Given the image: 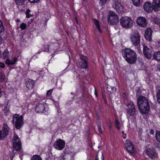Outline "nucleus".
<instances>
[{
  "mask_svg": "<svg viewBox=\"0 0 160 160\" xmlns=\"http://www.w3.org/2000/svg\"><path fill=\"white\" fill-rule=\"evenodd\" d=\"M123 138H124V139H125L126 138V135H123L122 136Z\"/></svg>",
  "mask_w": 160,
  "mask_h": 160,
  "instance_id": "nucleus-53",
  "label": "nucleus"
},
{
  "mask_svg": "<svg viewBox=\"0 0 160 160\" xmlns=\"http://www.w3.org/2000/svg\"><path fill=\"white\" fill-rule=\"evenodd\" d=\"M8 54V52L7 50H5L2 53L3 57H7Z\"/></svg>",
  "mask_w": 160,
  "mask_h": 160,
  "instance_id": "nucleus-36",
  "label": "nucleus"
},
{
  "mask_svg": "<svg viewBox=\"0 0 160 160\" xmlns=\"http://www.w3.org/2000/svg\"><path fill=\"white\" fill-rule=\"evenodd\" d=\"M113 7L119 13H121L124 11L123 3L121 0L115 1Z\"/></svg>",
  "mask_w": 160,
  "mask_h": 160,
  "instance_id": "nucleus-7",
  "label": "nucleus"
},
{
  "mask_svg": "<svg viewBox=\"0 0 160 160\" xmlns=\"http://www.w3.org/2000/svg\"><path fill=\"white\" fill-rule=\"evenodd\" d=\"M1 52L0 51V57L1 56Z\"/></svg>",
  "mask_w": 160,
  "mask_h": 160,
  "instance_id": "nucleus-58",
  "label": "nucleus"
},
{
  "mask_svg": "<svg viewBox=\"0 0 160 160\" xmlns=\"http://www.w3.org/2000/svg\"><path fill=\"white\" fill-rule=\"evenodd\" d=\"M107 0H100V3L102 5L104 4L106 2Z\"/></svg>",
  "mask_w": 160,
  "mask_h": 160,
  "instance_id": "nucleus-38",
  "label": "nucleus"
},
{
  "mask_svg": "<svg viewBox=\"0 0 160 160\" xmlns=\"http://www.w3.org/2000/svg\"><path fill=\"white\" fill-rule=\"evenodd\" d=\"M143 53L144 56L148 59H150L152 57V52L151 50L147 46H143Z\"/></svg>",
  "mask_w": 160,
  "mask_h": 160,
  "instance_id": "nucleus-14",
  "label": "nucleus"
},
{
  "mask_svg": "<svg viewBox=\"0 0 160 160\" xmlns=\"http://www.w3.org/2000/svg\"><path fill=\"white\" fill-rule=\"evenodd\" d=\"M115 123L116 126L117 128L118 129H120V123L117 120V119H116L115 122Z\"/></svg>",
  "mask_w": 160,
  "mask_h": 160,
  "instance_id": "nucleus-35",
  "label": "nucleus"
},
{
  "mask_svg": "<svg viewBox=\"0 0 160 160\" xmlns=\"http://www.w3.org/2000/svg\"><path fill=\"white\" fill-rule=\"evenodd\" d=\"M139 138H140L141 140H143V138H142V137H141V135H140V136H139Z\"/></svg>",
  "mask_w": 160,
  "mask_h": 160,
  "instance_id": "nucleus-54",
  "label": "nucleus"
},
{
  "mask_svg": "<svg viewBox=\"0 0 160 160\" xmlns=\"http://www.w3.org/2000/svg\"><path fill=\"white\" fill-rule=\"evenodd\" d=\"M10 129L7 124L4 123L2 130L0 131V139L3 140L8 134Z\"/></svg>",
  "mask_w": 160,
  "mask_h": 160,
  "instance_id": "nucleus-10",
  "label": "nucleus"
},
{
  "mask_svg": "<svg viewBox=\"0 0 160 160\" xmlns=\"http://www.w3.org/2000/svg\"><path fill=\"white\" fill-rule=\"evenodd\" d=\"M52 92V89L49 90L47 92V95L50 96Z\"/></svg>",
  "mask_w": 160,
  "mask_h": 160,
  "instance_id": "nucleus-40",
  "label": "nucleus"
},
{
  "mask_svg": "<svg viewBox=\"0 0 160 160\" xmlns=\"http://www.w3.org/2000/svg\"><path fill=\"white\" fill-rule=\"evenodd\" d=\"M5 67V64L2 62L0 63V67L3 68Z\"/></svg>",
  "mask_w": 160,
  "mask_h": 160,
  "instance_id": "nucleus-45",
  "label": "nucleus"
},
{
  "mask_svg": "<svg viewBox=\"0 0 160 160\" xmlns=\"http://www.w3.org/2000/svg\"><path fill=\"white\" fill-rule=\"evenodd\" d=\"M120 22L122 26L126 29L131 28L133 24V21L127 16L121 17L120 19Z\"/></svg>",
  "mask_w": 160,
  "mask_h": 160,
  "instance_id": "nucleus-3",
  "label": "nucleus"
},
{
  "mask_svg": "<svg viewBox=\"0 0 160 160\" xmlns=\"http://www.w3.org/2000/svg\"><path fill=\"white\" fill-rule=\"evenodd\" d=\"M23 117L19 114H15L13 115L12 119V123L16 128H20L23 124Z\"/></svg>",
  "mask_w": 160,
  "mask_h": 160,
  "instance_id": "nucleus-4",
  "label": "nucleus"
},
{
  "mask_svg": "<svg viewBox=\"0 0 160 160\" xmlns=\"http://www.w3.org/2000/svg\"><path fill=\"white\" fill-rule=\"evenodd\" d=\"M2 37L1 36H0V44L2 43Z\"/></svg>",
  "mask_w": 160,
  "mask_h": 160,
  "instance_id": "nucleus-51",
  "label": "nucleus"
},
{
  "mask_svg": "<svg viewBox=\"0 0 160 160\" xmlns=\"http://www.w3.org/2000/svg\"><path fill=\"white\" fill-rule=\"evenodd\" d=\"M155 137L157 141L160 143V131L156 132Z\"/></svg>",
  "mask_w": 160,
  "mask_h": 160,
  "instance_id": "nucleus-28",
  "label": "nucleus"
},
{
  "mask_svg": "<svg viewBox=\"0 0 160 160\" xmlns=\"http://www.w3.org/2000/svg\"><path fill=\"white\" fill-rule=\"evenodd\" d=\"M107 90L108 92L110 94L115 91L116 89L115 87L108 85L107 86Z\"/></svg>",
  "mask_w": 160,
  "mask_h": 160,
  "instance_id": "nucleus-25",
  "label": "nucleus"
},
{
  "mask_svg": "<svg viewBox=\"0 0 160 160\" xmlns=\"http://www.w3.org/2000/svg\"><path fill=\"white\" fill-rule=\"evenodd\" d=\"M133 4L136 6L140 5V0H132Z\"/></svg>",
  "mask_w": 160,
  "mask_h": 160,
  "instance_id": "nucleus-32",
  "label": "nucleus"
},
{
  "mask_svg": "<svg viewBox=\"0 0 160 160\" xmlns=\"http://www.w3.org/2000/svg\"><path fill=\"white\" fill-rule=\"evenodd\" d=\"M108 21V22L110 24H116L119 22L118 16L115 12L112 11H110L109 13Z\"/></svg>",
  "mask_w": 160,
  "mask_h": 160,
  "instance_id": "nucleus-6",
  "label": "nucleus"
},
{
  "mask_svg": "<svg viewBox=\"0 0 160 160\" xmlns=\"http://www.w3.org/2000/svg\"><path fill=\"white\" fill-rule=\"evenodd\" d=\"M1 88H0V94H1L2 93V92L1 91Z\"/></svg>",
  "mask_w": 160,
  "mask_h": 160,
  "instance_id": "nucleus-57",
  "label": "nucleus"
},
{
  "mask_svg": "<svg viewBox=\"0 0 160 160\" xmlns=\"http://www.w3.org/2000/svg\"><path fill=\"white\" fill-rule=\"evenodd\" d=\"M33 16V15L31 14H26V17L27 18H29L31 17H32Z\"/></svg>",
  "mask_w": 160,
  "mask_h": 160,
  "instance_id": "nucleus-42",
  "label": "nucleus"
},
{
  "mask_svg": "<svg viewBox=\"0 0 160 160\" xmlns=\"http://www.w3.org/2000/svg\"><path fill=\"white\" fill-rule=\"evenodd\" d=\"M26 27V24L23 23L21 24L20 26V28L21 29V30H23L25 29Z\"/></svg>",
  "mask_w": 160,
  "mask_h": 160,
  "instance_id": "nucleus-34",
  "label": "nucleus"
},
{
  "mask_svg": "<svg viewBox=\"0 0 160 160\" xmlns=\"http://www.w3.org/2000/svg\"><path fill=\"white\" fill-rule=\"evenodd\" d=\"M152 34V31L151 29L150 28H147L145 32L144 37L146 39L149 41H150L151 39V36Z\"/></svg>",
  "mask_w": 160,
  "mask_h": 160,
  "instance_id": "nucleus-20",
  "label": "nucleus"
},
{
  "mask_svg": "<svg viewBox=\"0 0 160 160\" xmlns=\"http://www.w3.org/2000/svg\"><path fill=\"white\" fill-rule=\"evenodd\" d=\"M125 147L126 149L130 153L134 152V148L131 142L129 140H127L126 142Z\"/></svg>",
  "mask_w": 160,
  "mask_h": 160,
  "instance_id": "nucleus-18",
  "label": "nucleus"
},
{
  "mask_svg": "<svg viewBox=\"0 0 160 160\" xmlns=\"http://www.w3.org/2000/svg\"><path fill=\"white\" fill-rule=\"evenodd\" d=\"M3 111L5 113L8 112L9 111V109L7 106H6L3 109Z\"/></svg>",
  "mask_w": 160,
  "mask_h": 160,
  "instance_id": "nucleus-39",
  "label": "nucleus"
},
{
  "mask_svg": "<svg viewBox=\"0 0 160 160\" xmlns=\"http://www.w3.org/2000/svg\"><path fill=\"white\" fill-rule=\"evenodd\" d=\"M95 94L96 97H97L98 96V94L97 93V92L96 90H95Z\"/></svg>",
  "mask_w": 160,
  "mask_h": 160,
  "instance_id": "nucleus-52",
  "label": "nucleus"
},
{
  "mask_svg": "<svg viewBox=\"0 0 160 160\" xmlns=\"http://www.w3.org/2000/svg\"><path fill=\"white\" fill-rule=\"evenodd\" d=\"M123 57L129 63H135L137 59V55L135 51L132 49L127 48L122 50Z\"/></svg>",
  "mask_w": 160,
  "mask_h": 160,
  "instance_id": "nucleus-2",
  "label": "nucleus"
},
{
  "mask_svg": "<svg viewBox=\"0 0 160 160\" xmlns=\"http://www.w3.org/2000/svg\"><path fill=\"white\" fill-rule=\"evenodd\" d=\"M150 133L151 134H153L154 133V132L152 129H150Z\"/></svg>",
  "mask_w": 160,
  "mask_h": 160,
  "instance_id": "nucleus-49",
  "label": "nucleus"
},
{
  "mask_svg": "<svg viewBox=\"0 0 160 160\" xmlns=\"http://www.w3.org/2000/svg\"><path fill=\"white\" fill-rule=\"evenodd\" d=\"M93 21L97 29L98 30L99 33H101L102 32V31L101 29L100 24L99 21L96 19H93Z\"/></svg>",
  "mask_w": 160,
  "mask_h": 160,
  "instance_id": "nucleus-23",
  "label": "nucleus"
},
{
  "mask_svg": "<svg viewBox=\"0 0 160 160\" xmlns=\"http://www.w3.org/2000/svg\"><path fill=\"white\" fill-rule=\"evenodd\" d=\"M98 154H97L96 158V160H103L104 157L103 154L102 152L98 153Z\"/></svg>",
  "mask_w": 160,
  "mask_h": 160,
  "instance_id": "nucleus-26",
  "label": "nucleus"
},
{
  "mask_svg": "<svg viewBox=\"0 0 160 160\" xmlns=\"http://www.w3.org/2000/svg\"><path fill=\"white\" fill-rule=\"evenodd\" d=\"M5 76L3 73H0V82H3L5 79Z\"/></svg>",
  "mask_w": 160,
  "mask_h": 160,
  "instance_id": "nucleus-30",
  "label": "nucleus"
},
{
  "mask_svg": "<svg viewBox=\"0 0 160 160\" xmlns=\"http://www.w3.org/2000/svg\"><path fill=\"white\" fill-rule=\"evenodd\" d=\"M18 22H19V20H18Z\"/></svg>",
  "mask_w": 160,
  "mask_h": 160,
  "instance_id": "nucleus-61",
  "label": "nucleus"
},
{
  "mask_svg": "<svg viewBox=\"0 0 160 160\" xmlns=\"http://www.w3.org/2000/svg\"><path fill=\"white\" fill-rule=\"evenodd\" d=\"M4 32V29L2 21L0 20V32Z\"/></svg>",
  "mask_w": 160,
  "mask_h": 160,
  "instance_id": "nucleus-33",
  "label": "nucleus"
},
{
  "mask_svg": "<svg viewBox=\"0 0 160 160\" xmlns=\"http://www.w3.org/2000/svg\"><path fill=\"white\" fill-rule=\"evenodd\" d=\"M12 143L14 148L17 151H20L21 147V143L19 138L16 134L14 135Z\"/></svg>",
  "mask_w": 160,
  "mask_h": 160,
  "instance_id": "nucleus-9",
  "label": "nucleus"
},
{
  "mask_svg": "<svg viewBox=\"0 0 160 160\" xmlns=\"http://www.w3.org/2000/svg\"><path fill=\"white\" fill-rule=\"evenodd\" d=\"M160 97V89L158 90L157 92V97Z\"/></svg>",
  "mask_w": 160,
  "mask_h": 160,
  "instance_id": "nucleus-46",
  "label": "nucleus"
},
{
  "mask_svg": "<svg viewBox=\"0 0 160 160\" xmlns=\"http://www.w3.org/2000/svg\"><path fill=\"white\" fill-rule=\"evenodd\" d=\"M16 61H12L10 60L9 59H7L5 61V63L6 64L8 65L13 64L15 63Z\"/></svg>",
  "mask_w": 160,
  "mask_h": 160,
  "instance_id": "nucleus-29",
  "label": "nucleus"
},
{
  "mask_svg": "<svg viewBox=\"0 0 160 160\" xmlns=\"http://www.w3.org/2000/svg\"><path fill=\"white\" fill-rule=\"evenodd\" d=\"M74 153L66 154L63 157L64 160H72Z\"/></svg>",
  "mask_w": 160,
  "mask_h": 160,
  "instance_id": "nucleus-22",
  "label": "nucleus"
},
{
  "mask_svg": "<svg viewBox=\"0 0 160 160\" xmlns=\"http://www.w3.org/2000/svg\"><path fill=\"white\" fill-rule=\"evenodd\" d=\"M26 0H15L17 4L19 5H22L24 4L25 1Z\"/></svg>",
  "mask_w": 160,
  "mask_h": 160,
  "instance_id": "nucleus-27",
  "label": "nucleus"
},
{
  "mask_svg": "<svg viewBox=\"0 0 160 160\" xmlns=\"http://www.w3.org/2000/svg\"><path fill=\"white\" fill-rule=\"evenodd\" d=\"M137 104L140 112L142 114L149 111L150 106L147 99L143 96L139 97L137 99Z\"/></svg>",
  "mask_w": 160,
  "mask_h": 160,
  "instance_id": "nucleus-1",
  "label": "nucleus"
},
{
  "mask_svg": "<svg viewBox=\"0 0 160 160\" xmlns=\"http://www.w3.org/2000/svg\"><path fill=\"white\" fill-rule=\"evenodd\" d=\"M40 0H28L29 2L31 3H35L39 1Z\"/></svg>",
  "mask_w": 160,
  "mask_h": 160,
  "instance_id": "nucleus-37",
  "label": "nucleus"
},
{
  "mask_svg": "<svg viewBox=\"0 0 160 160\" xmlns=\"http://www.w3.org/2000/svg\"><path fill=\"white\" fill-rule=\"evenodd\" d=\"M98 130L99 131V132H100L102 133V130H101V127L100 125L98 126Z\"/></svg>",
  "mask_w": 160,
  "mask_h": 160,
  "instance_id": "nucleus-44",
  "label": "nucleus"
},
{
  "mask_svg": "<svg viewBox=\"0 0 160 160\" xmlns=\"http://www.w3.org/2000/svg\"><path fill=\"white\" fill-rule=\"evenodd\" d=\"M45 103H38L36 107L35 111L37 113H44L45 110Z\"/></svg>",
  "mask_w": 160,
  "mask_h": 160,
  "instance_id": "nucleus-13",
  "label": "nucleus"
},
{
  "mask_svg": "<svg viewBox=\"0 0 160 160\" xmlns=\"http://www.w3.org/2000/svg\"><path fill=\"white\" fill-rule=\"evenodd\" d=\"M31 160H42L41 158L38 155H34L32 158Z\"/></svg>",
  "mask_w": 160,
  "mask_h": 160,
  "instance_id": "nucleus-31",
  "label": "nucleus"
},
{
  "mask_svg": "<svg viewBox=\"0 0 160 160\" xmlns=\"http://www.w3.org/2000/svg\"><path fill=\"white\" fill-rule=\"evenodd\" d=\"M100 147H98V148H100Z\"/></svg>",
  "mask_w": 160,
  "mask_h": 160,
  "instance_id": "nucleus-62",
  "label": "nucleus"
},
{
  "mask_svg": "<svg viewBox=\"0 0 160 160\" xmlns=\"http://www.w3.org/2000/svg\"><path fill=\"white\" fill-rule=\"evenodd\" d=\"M122 133L123 134H124V131H122Z\"/></svg>",
  "mask_w": 160,
  "mask_h": 160,
  "instance_id": "nucleus-60",
  "label": "nucleus"
},
{
  "mask_svg": "<svg viewBox=\"0 0 160 160\" xmlns=\"http://www.w3.org/2000/svg\"><path fill=\"white\" fill-rule=\"evenodd\" d=\"M30 11L31 10L29 9H27L25 12L26 15L29 14L30 12Z\"/></svg>",
  "mask_w": 160,
  "mask_h": 160,
  "instance_id": "nucleus-47",
  "label": "nucleus"
},
{
  "mask_svg": "<svg viewBox=\"0 0 160 160\" xmlns=\"http://www.w3.org/2000/svg\"><path fill=\"white\" fill-rule=\"evenodd\" d=\"M158 103L160 105V97H157Z\"/></svg>",
  "mask_w": 160,
  "mask_h": 160,
  "instance_id": "nucleus-48",
  "label": "nucleus"
},
{
  "mask_svg": "<svg viewBox=\"0 0 160 160\" xmlns=\"http://www.w3.org/2000/svg\"><path fill=\"white\" fill-rule=\"evenodd\" d=\"M153 58L157 61H160V51L155 52L153 54Z\"/></svg>",
  "mask_w": 160,
  "mask_h": 160,
  "instance_id": "nucleus-24",
  "label": "nucleus"
},
{
  "mask_svg": "<svg viewBox=\"0 0 160 160\" xmlns=\"http://www.w3.org/2000/svg\"><path fill=\"white\" fill-rule=\"evenodd\" d=\"M159 27L160 28V22L159 23Z\"/></svg>",
  "mask_w": 160,
  "mask_h": 160,
  "instance_id": "nucleus-59",
  "label": "nucleus"
},
{
  "mask_svg": "<svg viewBox=\"0 0 160 160\" xmlns=\"http://www.w3.org/2000/svg\"><path fill=\"white\" fill-rule=\"evenodd\" d=\"M93 32L95 33V34H96V33H97V32L96 31V30H94Z\"/></svg>",
  "mask_w": 160,
  "mask_h": 160,
  "instance_id": "nucleus-56",
  "label": "nucleus"
},
{
  "mask_svg": "<svg viewBox=\"0 0 160 160\" xmlns=\"http://www.w3.org/2000/svg\"><path fill=\"white\" fill-rule=\"evenodd\" d=\"M65 144V142L63 140L59 139L55 141L53 147L56 149L62 150L64 148Z\"/></svg>",
  "mask_w": 160,
  "mask_h": 160,
  "instance_id": "nucleus-11",
  "label": "nucleus"
},
{
  "mask_svg": "<svg viewBox=\"0 0 160 160\" xmlns=\"http://www.w3.org/2000/svg\"><path fill=\"white\" fill-rule=\"evenodd\" d=\"M158 45L159 47H160V39H159L158 41Z\"/></svg>",
  "mask_w": 160,
  "mask_h": 160,
  "instance_id": "nucleus-50",
  "label": "nucleus"
},
{
  "mask_svg": "<svg viewBox=\"0 0 160 160\" xmlns=\"http://www.w3.org/2000/svg\"><path fill=\"white\" fill-rule=\"evenodd\" d=\"M75 20H76L77 23H78V19H77V18L76 17H75Z\"/></svg>",
  "mask_w": 160,
  "mask_h": 160,
  "instance_id": "nucleus-55",
  "label": "nucleus"
},
{
  "mask_svg": "<svg viewBox=\"0 0 160 160\" xmlns=\"http://www.w3.org/2000/svg\"><path fill=\"white\" fill-rule=\"evenodd\" d=\"M154 22L156 24L159 23L160 22H159V20L158 18H156L154 19Z\"/></svg>",
  "mask_w": 160,
  "mask_h": 160,
  "instance_id": "nucleus-43",
  "label": "nucleus"
},
{
  "mask_svg": "<svg viewBox=\"0 0 160 160\" xmlns=\"http://www.w3.org/2000/svg\"><path fill=\"white\" fill-rule=\"evenodd\" d=\"M137 22L138 25L142 27H145L147 25L146 21L144 17H140L138 18Z\"/></svg>",
  "mask_w": 160,
  "mask_h": 160,
  "instance_id": "nucleus-15",
  "label": "nucleus"
},
{
  "mask_svg": "<svg viewBox=\"0 0 160 160\" xmlns=\"http://www.w3.org/2000/svg\"><path fill=\"white\" fill-rule=\"evenodd\" d=\"M80 57L82 60V61L80 62L81 67L82 68H86L87 67L88 58L82 55H80Z\"/></svg>",
  "mask_w": 160,
  "mask_h": 160,
  "instance_id": "nucleus-16",
  "label": "nucleus"
},
{
  "mask_svg": "<svg viewBox=\"0 0 160 160\" xmlns=\"http://www.w3.org/2000/svg\"><path fill=\"white\" fill-rule=\"evenodd\" d=\"M84 1H85V0H83Z\"/></svg>",
  "mask_w": 160,
  "mask_h": 160,
  "instance_id": "nucleus-63",
  "label": "nucleus"
},
{
  "mask_svg": "<svg viewBox=\"0 0 160 160\" xmlns=\"http://www.w3.org/2000/svg\"><path fill=\"white\" fill-rule=\"evenodd\" d=\"M152 5L154 11L158 12L160 10V0H153Z\"/></svg>",
  "mask_w": 160,
  "mask_h": 160,
  "instance_id": "nucleus-19",
  "label": "nucleus"
},
{
  "mask_svg": "<svg viewBox=\"0 0 160 160\" xmlns=\"http://www.w3.org/2000/svg\"><path fill=\"white\" fill-rule=\"evenodd\" d=\"M145 152L151 158H154L157 156V154L154 148L150 145H149L147 146V149L145 151Z\"/></svg>",
  "mask_w": 160,
  "mask_h": 160,
  "instance_id": "nucleus-8",
  "label": "nucleus"
},
{
  "mask_svg": "<svg viewBox=\"0 0 160 160\" xmlns=\"http://www.w3.org/2000/svg\"><path fill=\"white\" fill-rule=\"evenodd\" d=\"M143 7L144 10L147 13L151 12L153 10L152 4L148 2L144 3Z\"/></svg>",
  "mask_w": 160,
  "mask_h": 160,
  "instance_id": "nucleus-17",
  "label": "nucleus"
},
{
  "mask_svg": "<svg viewBox=\"0 0 160 160\" xmlns=\"http://www.w3.org/2000/svg\"><path fill=\"white\" fill-rule=\"evenodd\" d=\"M130 40L132 44L134 46H138L140 45V35L137 31H134L131 38Z\"/></svg>",
  "mask_w": 160,
  "mask_h": 160,
  "instance_id": "nucleus-5",
  "label": "nucleus"
},
{
  "mask_svg": "<svg viewBox=\"0 0 160 160\" xmlns=\"http://www.w3.org/2000/svg\"><path fill=\"white\" fill-rule=\"evenodd\" d=\"M108 126L109 127V128L111 129L112 128V125L111 124V123L110 121L109 120H108Z\"/></svg>",
  "mask_w": 160,
  "mask_h": 160,
  "instance_id": "nucleus-41",
  "label": "nucleus"
},
{
  "mask_svg": "<svg viewBox=\"0 0 160 160\" xmlns=\"http://www.w3.org/2000/svg\"><path fill=\"white\" fill-rule=\"evenodd\" d=\"M128 108V114L130 116L134 115L136 111L135 106L132 102H131L127 105Z\"/></svg>",
  "mask_w": 160,
  "mask_h": 160,
  "instance_id": "nucleus-12",
  "label": "nucleus"
},
{
  "mask_svg": "<svg viewBox=\"0 0 160 160\" xmlns=\"http://www.w3.org/2000/svg\"><path fill=\"white\" fill-rule=\"evenodd\" d=\"M34 82L33 80L28 79L26 82V87L29 89H32L33 87Z\"/></svg>",
  "mask_w": 160,
  "mask_h": 160,
  "instance_id": "nucleus-21",
  "label": "nucleus"
}]
</instances>
